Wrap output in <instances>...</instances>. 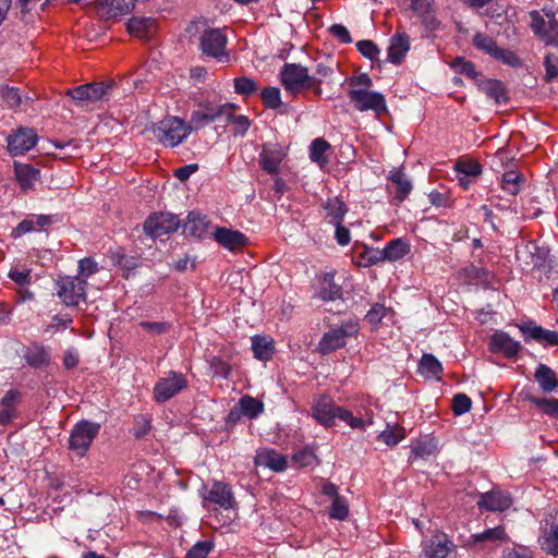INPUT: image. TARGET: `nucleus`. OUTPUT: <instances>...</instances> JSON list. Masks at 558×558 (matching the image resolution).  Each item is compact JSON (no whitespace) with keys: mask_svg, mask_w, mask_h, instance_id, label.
Here are the masks:
<instances>
[{"mask_svg":"<svg viewBox=\"0 0 558 558\" xmlns=\"http://www.w3.org/2000/svg\"><path fill=\"white\" fill-rule=\"evenodd\" d=\"M260 97L265 107L270 109H278L282 104L280 97V89L278 87H265L260 93Z\"/></svg>","mask_w":558,"mask_h":558,"instance_id":"603ef678","label":"nucleus"},{"mask_svg":"<svg viewBox=\"0 0 558 558\" xmlns=\"http://www.w3.org/2000/svg\"><path fill=\"white\" fill-rule=\"evenodd\" d=\"M234 90L239 95L248 96L257 90V85L252 78L241 76L234 78Z\"/></svg>","mask_w":558,"mask_h":558,"instance_id":"052dcab7","label":"nucleus"},{"mask_svg":"<svg viewBox=\"0 0 558 558\" xmlns=\"http://www.w3.org/2000/svg\"><path fill=\"white\" fill-rule=\"evenodd\" d=\"M195 106L199 110L205 111L209 116H214V119L225 117L229 109H238V106L233 102L218 104L209 98H195Z\"/></svg>","mask_w":558,"mask_h":558,"instance_id":"cd10ccee","label":"nucleus"},{"mask_svg":"<svg viewBox=\"0 0 558 558\" xmlns=\"http://www.w3.org/2000/svg\"><path fill=\"white\" fill-rule=\"evenodd\" d=\"M215 121L216 119H214V116H209L205 111L198 109L192 111L187 126H193V130H199Z\"/></svg>","mask_w":558,"mask_h":558,"instance_id":"bf43d9fd","label":"nucleus"},{"mask_svg":"<svg viewBox=\"0 0 558 558\" xmlns=\"http://www.w3.org/2000/svg\"><path fill=\"white\" fill-rule=\"evenodd\" d=\"M509 536L506 533L504 525H498L496 527L487 529L482 533L472 534L469 541V544H478V543H496V542H508Z\"/></svg>","mask_w":558,"mask_h":558,"instance_id":"7c9ffc66","label":"nucleus"},{"mask_svg":"<svg viewBox=\"0 0 558 558\" xmlns=\"http://www.w3.org/2000/svg\"><path fill=\"white\" fill-rule=\"evenodd\" d=\"M472 405L471 399L464 393H458L452 398V412L456 415H462L470 411Z\"/></svg>","mask_w":558,"mask_h":558,"instance_id":"0e129e2a","label":"nucleus"},{"mask_svg":"<svg viewBox=\"0 0 558 558\" xmlns=\"http://www.w3.org/2000/svg\"><path fill=\"white\" fill-rule=\"evenodd\" d=\"M545 76L546 82H551L558 76V56L555 53H547L544 58Z\"/></svg>","mask_w":558,"mask_h":558,"instance_id":"680f3d73","label":"nucleus"},{"mask_svg":"<svg viewBox=\"0 0 558 558\" xmlns=\"http://www.w3.org/2000/svg\"><path fill=\"white\" fill-rule=\"evenodd\" d=\"M255 462L256 464L269 468L275 472H282L288 465L286 457L272 449H264L259 451L255 458Z\"/></svg>","mask_w":558,"mask_h":558,"instance_id":"393cba45","label":"nucleus"},{"mask_svg":"<svg viewBox=\"0 0 558 558\" xmlns=\"http://www.w3.org/2000/svg\"><path fill=\"white\" fill-rule=\"evenodd\" d=\"M463 272L465 274V277L470 280H478V281H487L489 277V272L484 267H478L475 265H469L465 268H463Z\"/></svg>","mask_w":558,"mask_h":558,"instance_id":"338daca9","label":"nucleus"},{"mask_svg":"<svg viewBox=\"0 0 558 558\" xmlns=\"http://www.w3.org/2000/svg\"><path fill=\"white\" fill-rule=\"evenodd\" d=\"M523 174L517 171H508L502 174L501 187L510 195H517L520 192V186L524 183Z\"/></svg>","mask_w":558,"mask_h":558,"instance_id":"ea45409f","label":"nucleus"},{"mask_svg":"<svg viewBox=\"0 0 558 558\" xmlns=\"http://www.w3.org/2000/svg\"><path fill=\"white\" fill-rule=\"evenodd\" d=\"M520 330L525 336V341L532 339L545 347L558 345L557 331L544 329L543 327L535 325L533 322L521 325Z\"/></svg>","mask_w":558,"mask_h":558,"instance_id":"dca6fc26","label":"nucleus"},{"mask_svg":"<svg viewBox=\"0 0 558 558\" xmlns=\"http://www.w3.org/2000/svg\"><path fill=\"white\" fill-rule=\"evenodd\" d=\"M410 252L409 243L402 238L390 241L385 248L381 250L384 260L396 262L401 259Z\"/></svg>","mask_w":558,"mask_h":558,"instance_id":"f704fd0d","label":"nucleus"},{"mask_svg":"<svg viewBox=\"0 0 558 558\" xmlns=\"http://www.w3.org/2000/svg\"><path fill=\"white\" fill-rule=\"evenodd\" d=\"M436 451V445L432 441H417L415 446L411 449V454L409 457L410 462H413L417 459H427L433 456Z\"/></svg>","mask_w":558,"mask_h":558,"instance_id":"09e8293b","label":"nucleus"},{"mask_svg":"<svg viewBox=\"0 0 558 558\" xmlns=\"http://www.w3.org/2000/svg\"><path fill=\"white\" fill-rule=\"evenodd\" d=\"M331 148L330 144L324 138H315L310 147V157L314 162L320 166L327 163L325 154Z\"/></svg>","mask_w":558,"mask_h":558,"instance_id":"c03bdc74","label":"nucleus"},{"mask_svg":"<svg viewBox=\"0 0 558 558\" xmlns=\"http://www.w3.org/2000/svg\"><path fill=\"white\" fill-rule=\"evenodd\" d=\"M180 220L177 215L170 213H154L145 220L144 232L153 239L165 234L173 233L178 230Z\"/></svg>","mask_w":558,"mask_h":558,"instance_id":"6e6552de","label":"nucleus"},{"mask_svg":"<svg viewBox=\"0 0 558 558\" xmlns=\"http://www.w3.org/2000/svg\"><path fill=\"white\" fill-rule=\"evenodd\" d=\"M100 425L89 421H81L74 425L69 437V449L82 458L96 438Z\"/></svg>","mask_w":558,"mask_h":558,"instance_id":"20e7f679","label":"nucleus"},{"mask_svg":"<svg viewBox=\"0 0 558 558\" xmlns=\"http://www.w3.org/2000/svg\"><path fill=\"white\" fill-rule=\"evenodd\" d=\"M450 66L459 74H463L469 78L475 80L480 73L475 70L473 62L465 60L463 57L454 58Z\"/></svg>","mask_w":558,"mask_h":558,"instance_id":"de8ad7c7","label":"nucleus"},{"mask_svg":"<svg viewBox=\"0 0 558 558\" xmlns=\"http://www.w3.org/2000/svg\"><path fill=\"white\" fill-rule=\"evenodd\" d=\"M329 515L332 519L343 521L349 515V505L343 497H336L330 506Z\"/></svg>","mask_w":558,"mask_h":558,"instance_id":"864d4df0","label":"nucleus"},{"mask_svg":"<svg viewBox=\"0 0 558 558\" xmlns=\"http://www.w3.org/2000/svg\"><path fill=\"white\" fill-rule=\"evenodd\" d=\"M340 417L339 420L345 422L353 429H364L366 426V422L362 417L353 416V413L347 409H342L339 411Z\"/></svg>","mask_w":558,"mask_h":558,"instance_id":"774afa93","label":"nucleus"},{"mask_svg":"<svg viewBox=\"0 0 558 558\" xmlns=\"http://www.w3.org/2000/svg\"><path fill=\"white\" fill-rule=\"evenodd\" d=\"M155 28L156 21L151 17L133 16L128 23L130 34L142 39H149Z\"/></svg>","mask_w":558,"mask_h":558,"instance_id":"a878e982","label":"nucleus"},{"mask_svg":"<svg viewBox=\"0 0 558 558\" xmlns=\"http://www.w3.org/2000/svg\"><path fill=\"white\" fill-rule=\"evenodd\" d=\"M348 97L355 109L361 112L372 110L377 116L388 112L386 99L379 92L351 88L348 92Z\"/></svg>","mask_w":558,"mask_h":558,"instance_id":"0eeeda50","label":"nucleus"},{"mask_svg":"<svg viewBox=\"0 0 558 558\" xmlns=\"http://www.w3.org/2000/svg\"><path fill=\"white\" fill-rule=\"evenodd\" d=\"M388 179L395 186V190H392L391 185H387V191L388 193L393 194V199H396L397 204L399 205L411 193L412 183L410 182V180L407 179L401 168L393 169L392 171H390Z\"/></svg>","mask_w":558,"mask_h":558,"instance_id":"6ab92c4d","label":"nucleus"},{"mask_svg":"<svg viewBox=\"0 0 558 558\" xmlns=\"http://www.w3.org/2000/svg\"><path fill=\"white\" fill-rule=\"evenodd\" d=\"M140 327L154 336L163 335L170 331L171 324L168 322H141Z\"/></svg>","mask_w":558,"mask_h":558,"instance_id":"e2e57ef3","label":"nucleus"},{"mask_svg":"<svg viewBox=\"0 0 558 558\" xmlns=\"http://www.w3.org/2000/svg\"><path fill=\"white\" fill-rule=\"evenodd\" d=\"M453 548L454 545L447 535L437 534L425 543L423 551L426 558H448Z\"/></svg>","mask_w":558,"mask_h":558,"instance_id":"aec40b11","label":"nucleus"},{"mask_svg":"<svg viewBox=\"0 0 558 558\" xmlns=\"http://www.w3.org/2000/svg\"><path fill=\"white\" fill-rule=\"evenodd\" d=\"M208 221L205 216L191 211L184 223V232L194 238L201 239L207 233Z\"/></svg>","mask_w":558,"mask_h":558,"instance_id":"473e14b6","label":"nucleus"},{"mask_svg":"<svg viewBox=\"0 0 558 558\" xmlns=\"http://www.w3.org/2000/svg\"><path fill=\"white\" fill-rule=\"evenodd\" d=\"M136 0H98V11L105 19L128 14Z\"/></svg>","mask_w":558,"mask_h":558,"instance_id":"4be33fe9","label":"nucleus"},{"mask_svg":"<svg viewBox=\"0 0 558 558\" xmlns=\"http://www.w3.org/2000/svg\"><path fill=\"white\" fill-rule=\"evenodd\" d=\"M323 208L326 211V219L329 223H336L339 221H343L345 214L348 213V207L343 201L339 197L328 198L324 204Z\"/></svg>","mask_w":558,"mask_h":558,"instance_id":"2f4dec72","label":"nucleus"},{"mask_svg":"<svg viewBox=\"0 0 558 558\" xmlns=\"http://www.w3.org/2000/svg\"><path fill=\"white\" fill-rule=\"evenodd\" d=\"M235 109H229L226 113V120L234 125L232 133L234 136H243L251 126V121L246 116L234 114Z\"/></svg>","mask_w":558,"mask_h":558,"instance_id":"a19ab883","label":"nucleus"},{"mask_svg":"<svg viewBox=\"0 0 558 558\" xmlns=\"http://www.w3.org/2000/svg\"><path fill=\"white\" fill-rule=\"evenodd\" d=\"M444 368L430 353H424L418 362V372L425 377H439Z\"/></svg>","mask_w":558,"mask_h":558,"instance_id":"c9c22d12","label":"nucleus"},{"mask_svg":"<svg viewBox=\"0 0 558 558\" xmlns=\"http://www.w3.org/2000/svg\"><path fill=\"white\" fill-rule=\"evenodd\" d=\"M205 499L219 505L223 509H232L235 506V499L230 485L219 481L213 483Z\"/></svg>","mask_w":558,"mask_h":558,"instance_id":"f3484780","label":"nucleus"},{"mask_svg":"<svg viewBox=\"0 0 558 558\" xmlns=\"http://www.w3.org/2000/svg\"><path fill=\"white\" fill-rule=\"evenodd\" d=\"M214 549V543L210 541H201L194 544L185 555V558H207Z\"/></svg>","mask_w":558,"mask_h":558,"instance_id":"13d9d810","label":"nucleus"},{"mask_svg":"<svg viewBox=\"0 0 558 558\" xmlns=\"http://www.w3.org/2000/svg\"><path fill=\"white\" fill-rule=\"evenodd\" d=\"M529 15L533 34L546 46L558 47V20L550 16V21H546L537 10L531 11Z\"/></svg>","mask_w":558,"mask_h":558,"instance_id":"1a4fd4ad","label":"nucleus"},{"mask_svg":"<svg viewBox=\"0 0 558 558\" xmlns=\"http://www.w3.org/2000/svg\"><path fill=\"white\" fill-rule=\"evenodd\" d=\"M342 409L327 395L316 398L311 407L313 417L324 427L335 425L336 418L340 417L339 411Z\"/></svg>","mask_w":558,"mask_h":558,"instance_id":"9d476101","label":"nucleus"},{"mask_svg":"<svg viewBox=\"0 0 558 558\" xmlns=\"http://www.w3.org/2000/svg\"><path fill=\"white\" fill-rule=\"evenodd\" d=\"M292 461L296 466L305 468L316 462L317 457L312 449L304 448L293 453Z\"/></svg>","mask_w":558,"mask_h":558,"instance_id":"4d7b16f0","label":"nucleus"},{"mask_svg":"<svg viewBox=\"0 0 558 558\" xmlns=\"http://www.w3.org/2000/svg\"><path fill=\"white\" fill-rule=\"evenodd\" d=\"M454 169L457 172L465 175L476 178L482 173V166L476 161L471 160H459Z\"/></svg>","mask_w":558,"mask_h":558,"instance_id":"6e6d98bb","label":"nucleus"},{"mask_svg":"<svg viewBox=\"0 0 558 558\" xmlns=\"http://www.w3.org/2000/svg\"><path fill=\"white\" fill-rule=\"evenodd\" d=\"M482 90L488 98L495 100L496 104L507 102L509 100L507 89L501 81L485 80L480 84Z\"/></svg>","mask_w":558,"mask_h":558,"instance_id":"72a5a7b5","label":"nucleus"},{"mask_svg":"<svg viewBox=\"0 0 558 558\" xmlns=\"http://www.w3.org/2000/svg\"><path fill=\"white\" fill-rule=\"evenodd\" d=\"M405 437V430L400 425H395L391 427L389 424L387 425L386 429L383 430L378 436L377 439L379 441H383L389 447H393L398 445L403 438Z\"/></svg>","mask_w":558,"mask_h":558,"instance_id":"58836bf2","label":"nucleus"},{"mask_svg":"<svg viewBox=\"0 0 558 558\" xmlns=\"http://www.w3.org/2000/svg\"><path fill=\"white\" fill-rule=\"evenodd\" d=\"M227 35L219 28H206L199 37V48L203 54L219 62H228L230 54L227 51Z\"/></svg>","mask_w":558,"mask_h":558,"instance_id":"39448f33","label":"nucleus"},{"mask_svg":"<svg viewBox=\"0 0 558 558\" xmlns=\"http://www.w3.org/2000/svg\"><path fill=\"white\" fill-rule=\"evenodd\" d=\"M8 150L12 156L23 155L33 148L38 136L33 129L19 128L15 132L8 136Z\"/></svg>","mask_w":558,"mask_h":558,"instance_id":"f8f14e48","label":"nucleus"},{"mask_svg":"<svg viewBox=\"0 0 558 558\" xmlns=\"http://www.w3.org/2000/svg\"><path fill=\"white\" fill-rule=\"evenodd\" d=\"M86 85L88 94L90 95L89 102H96L106 98L113 87V82H93Z\"/></svg>","mask_w":558,"mask_h":558,"instance_id":"49530a36","label":"nucleus"},{"mask_svg":"<svg viewBox=\"0 0 558 558\" xmlns=\"http://www.w3.org/2000/svg\"><path fill=\"white\" fill-rule=\"evenodd\" d=\"M472 43L477 50L490 57H493L494 53H496V50L498 48V44L494 38L481 32H477L473 36Z\"/></svg>","mask_w":558,"mask_h":558,"instance_id":"79ce46f5","label":"nucleus"},{"mask_svg":"<svg viewBox=\"0 0 558 558\" xmlns=\"http://www.w3.org/2000/svg\"><path fill=\"white\" fill-rule=\"evenodd\" d=\"M410 49V37L405 32L398 31L391 38L388 48V60L400 64Z\"/></svg>","mask_w":558,"mask_h":558,"instance_id":"412c9836","label":"nucleus"},{"mask_svg":"<svg viewBox=\"0 0 558 558\" xmlns=\"http://www.w3.org/2000/svg\"><path fill=\"white\" fill-rule=\"evenodd\" d=\"M542 549L554 556H558V525L551 524L544 532L541 543Z\"/></svg>","mask_w":558,"mask_h":558,"instance_id":"a18cd8bd","label":"nucleus"},{"mask_svg":"<svg viewBox=\"0 0 558 558\" xmlns=\"http://www.w3.org/2000/svg\"><path fill=\"white\" fill-rule=\"evenodd\" d=\"M252 350L255 359L269 361L275 353V344L268 337L256 335L252 338Z\"/></svg>","mask_w":558,"mask_h":558,"instance_id":"c756f323","label":"nucleus"},{"mask_svg":"<svg viewBox=\"0 0 558 558\" xmlns=\"http://www.w3.org/2000/svg\"><path fill=\"white\" fill-rule=\"evenodd\" d=\"M186 387L187 381L183 374L170 372L168 377L161 378L156 383L154 399L158 403L166 402Z\"/></svg>","mask_w":558,"mask_h":558,"instance_id":"9b49d317","label":"nucleus"},{"mask_svg":"<svg viewBox=\"0 0 558 558\" xmlns=\"http://www.w3.org/2000/svg\"><path fill=\"white\" fill-rule=\"evenodd\" d=\"M239 407L244 416L253 420L264 412V403L248 395L243 396L239 400Z\"/></svg>","mask_w":558,"mask_h":558,"instance_id":"e433bc0d","label":"nucleus"},{"mask_svg":"<svg viewBox=\"0 0 558 558\" xmlns=\"http://www.w3.org/2000/svg\"><path fill=\"white\" fill-rule=\"evenodd\" d=\"M23 359L35 369L47 368L51 364V353L48 347L39 342H32L23 348Z\"/></svg>","mask_w":558,"mask_h":558,"instance_id":"ddd939ff","label":"nucleus"},{"mask_svg":"<svg viewBox=\"0 0 558 558\" xmlns=\"http://www.w3.org/2000/svg\"><path fill=\"white\" fill-rule=\"evenodd\" d=\"M151 417L147 414H137L133 418V426L130 433L135 439H142L151 432Z\"/></svg>","mask_w":558,"mask_h":558,"instance_id":"4c0bfd02","label":"nucleus"},{"mask_svg":"<svg viewBox=\"0 0 558 558\" xmlns=\"http://www.w3.org/2000/svg\"><path fill=\"white\" fill-rule=\"evenodd\" d=\"M14 173L16 180L23 191L34 187V183L39 180L40 171L22 162H14Z\"/></svg>","mask_w":558,"mask_h":558,"instance_id":"b1692460","label":"nucleus"},{"mask_svg":"<svg viewBox=\"0 0 558 558\" xmlns=\"http://www.w3.org/2000/svg\"><path fill=\"white\" fill-rule=\"evenodd\" d=\"M214 236L221 246L230 251L240 250L248 243V239L244 233L225 227H218Z\"/></svg>","mask_w":558,"mask_h":558,"instance_id":"a211bd4d","label":"nucleus"},{"mask_svg":"<svg viewBox=\"0 0 558 558\" xmlns=\"http://www.w3.org/2000/svg\"><path fill=\"white\" fill-rule=\"evenodd\" d=\"M512 505V499L508 494L499 492H489L481 496L477 506L488 511H505Z\"/></svg>","mask_w":558,"mask_h":558,"instance_id":"5701e85b","label":"nucleus"},{"mask_svg":"<svg viewBox=\"0 0 558 558\" xmlns=\"http://www.w3.org/2000/svg\"><path fill=\"white\" fill-rule=\"evenodd\" d=\"M284 157L286 153L279 144L266 143L259 154V166L267 173L276 174Z\"/></svg>","mask_w":558,"mask_h":558,"instance_id":"4468645a","label":"nucleus"},{"mask_svg":"<svg viewBox=\"0 0 558 558\" xmlns=\"http://www.w3.org/2000/svg\"><path fill=\"white\" fill-rule=\"evenodd\" d=\"M359 332V324L355 320L343 322L339 327L327 331L318 343L322 354H329L347 344L348 338L355 337Z\"/></svg>","mask_w":558,"mask_h":558,"instance_id":"7ed1b4c3","label":"nucleus"},{"mask_svg":"<svg viewBox=\"0 0 558 558\" xmlns=\"http://www.w3.org/2000/svg\"><path fill=\"white\" fill-rule=\"evenodd\" d=\"M357 51L369 60H375L378 58L380 52L379 48L368 39L360 40L356 44Z\"/></svg>","mask_w":558,"mask_h":558,"instance_id":"69168bd1","label":"nucleus"},{"mask_svg":"<svg viewBox=\"0 0 558 558\" xmlns=\"http://www.w3.org/2000/svg\"><path fill=\"white\" fill-rule=\"evenodd\" d=\"M521 348L520 342L505 331H496L489 339V350L493 353H502L508 359L515 357Z\"/></svg>","mask_w":558,"mask_h":558,"instance_id":"2eb2a0df","label":"nucleus"},{"mask_svg":"<svg viewBox=\"0 0 558 558\" xmlns=\"http://www.w3.org/2000/svg\"><path fill=\"white\" fill-rule=\"evenodd\" d=\"M493 58L512 68H520L523 64L522 60L517 56L515 52L500 48L499 46Z\"/></svg>","mask_w":558,"mask_h":558,"instance_id":"5fc2aeb1","label":"nucleus"},{"mask_svg":"<svg viewBox=\"0 0 558 558\" xmlns=\"http://www.w3.org/2000/svg\"><path fill=\"white\" fill-rule=\"evenodd\" d=\"M527 400L541 409L545 414L558 418V399L527 397Z\"/></svg>","mask_w":558,"mask_h":558,"instance_id":"8fccbe9b","label":"nucleus"},{"mask_svg":"<svg viewBox=\"0 0 558 558\" xmlns=\"http://www.w3.org/2000/svg\"><path fill=\"white\" fill-rule=\"evenodd\" d=\"M193 131L183 119L178 117L165 118L151 128L156 140L166 147H175L181 144Z\"/></svg>","mask_w":558,"mask_h":558,"instance_id":"f257e3e1","label":"nucleus"},{"mask_svg":"<svg viewBox=\"0 0 558 558\" xmlns=\"http://www.w3.org/2000/svg\"><path fill=\"white\" fill-rule=\"evenodd\" d=\"M318 298L323 301H336L342 296V288L333 280L332 274H325L319 278Z\"/></svg>","mask_w":558,"mask_h":558,"instance_id":"bb28decb","label":"nucleus"},{"mask_svg":"<svg viewBox=\"0 0 558 558\" xmlns=\"http://www.w3.org/2000/svg\"><path fill=\"white\" fill-rule=\"evenodd\" d=\"M534 377L544 392H553L558 388L557 374L545 364L537 366Z\"/></svg>","mask_w":558,"mask_h":558,"instance_id":"c85d7f7f","label":"nucleus"},{"mask_svg":"<svg viewBox=\"0 0 558 558\" xmlns=\"http://www.w3.org/2000/svg\"><path fill=\"white\" fill-rule=\"evenodd\" d=\"M0 94L3 101L11 109H16L22 104V95L19 88L12 86H1Z\"/></svg>","mask_w":558,"mask_h":558,"instance_id":"3c124183","label":"nucleus"},{"mask_svg":"<svg viewBox=\"0 0 558 558\" xmlns=\"http://www.w3.org/2000/svg\"><path fill=\"white\" fill-rule=\"evenodd\" d=\"M362 251L356 253L359 265L364 267L373 266L379 262H384L381 250L373 248L367 245H361Z\"/></svg>","mask_w":558,"mask_h":558,"instance_id":"37998d69","label":"nucleus"},{"mask_svg":"<svg viewBox=\"0 0 558 558\" xmlns=\"http://www.w3.org/2000/svg\"><path fill=\"white\" fill-rule=\"evenodd\" d=\"M280 81L288 93L296 95L304 88L313 87L316 77L311 76L307 68L301 64L286 63L280 71Z\"/></svg>","mask_w":558,"mask_h":558,"instance_id":"f03ea898","label":"nucleus"},{"mask_svg":"<svg viewBox=\"0 0 558 558\" xmlns=\"http://www.w3.org/2000/svg\"><path fill=\"white\" fill-rule=\"evenodd\" d=\"M86 279L80 276H65L57 281V295L66 306H77L86 301Z\"/></svg>","mask_w":558,"mask_h":558,"instance_id":"423d86ee","label":"nucleus"}]
</instances>
